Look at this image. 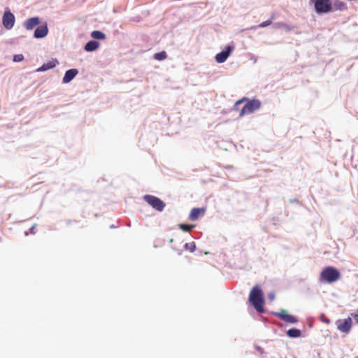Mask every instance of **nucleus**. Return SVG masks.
I'll return each mask as SVG.
<instances>
[{"mask_svg": "<svg viewBox=\"0 0 358 358\" xmlns=\"http://www.w3.org/2000/svg\"><path fill=\"white\" fill-rule=\"evenodd\" d=\"M249 301L259 313L264 312V294L259 286L255 285L250 291Z\"/></svg>", "mask_w": 358, "mask_h": 358, "instance_id": "f257e3e1", "label": "nucleus"}, {"mask_svg": "<svg viewBox=\"0 0 358 358\" xmlns=\"http://www.w3.org/2000/svg\"><path fill=\"white\" fill-rule=\"evenodd\" d=\"M340 275V273L336 268L327 266L321 272L320 279L321 281L331 283L338 280Z\"/></svg>", "mask_w": 358, "mask_h": 358, "instance_id": "f03ea898", "label": "nucleus"}, {"mask_svg": "<svg viewBox=\"0 0 358 358\" xmlns=\"http://www.w3.org/2000/svg\"><path fill=\"white\" fill-rule=\"evenodd\" d=\"M261 102L257 99L249 100L240 111L239 116L243 117L246 115L251 114L259 109Z\"/></svg>", "mask_w": 358, "mask_h": 358, "instance_id": "7ed1b4c3", "label": "nucleus"}, {"mask_svg": "<svg viewBox=\"0 0 358 358\" xmlns=\"http://www.w3.org/2000/svg\"><path fill=\"white\" fill-rule=\"evenodd\" d=\"M143 199L154 209L158 211H162L165 207L164 202L155 196L146 194L143 196Z\"/></svg>", "mask_w": 358, "mask_h": 358, "instance_id": "20e7f679", "label": "nucleus"}, {"mask_svg": "<svg viewBox=\"0 0 358 358\" xmlns=\"http://www.w3.org/2000/svg\"><path fill=\"white\" fill-rule=\"evenodd\" d=\"M314 6L317 13H327L331 10L332 6L331 0H315Z\"/></svg>", "mask_w": 358, "mask_h": 358, "instance_id": "39448f33", "label": "nucleus"}, {"mask_svg": "<svg viewBox=\"0 0 358 358\" xmlns=\"http://www.w3.org/2000/svg\"><path fill=\"white\" fill-rule=\"evenodd\" d=\"M336 324L337 329L340 331L348 334L350 332L352 328V319L351 317H348L344 320H339L337 321Z\"/></svg>", "mask_w": 358, "mask_h": 358, "instance_id": "423d86ee", "label": "nucleus"}, {"mask_svg": "<svg viewBox=\"0 0 358 358\" xmlns=\"http://www.w3.org/2000/svg\"><path fill=\"white\" fill-rule=\"evenodd\" d=\"M3 25L6 29H10L13 27L15 23V16L10 11H6L2 17Z\"/></svg>", "mask_w": 358, "mask_h": 358, "instance_id": "0eeeda50", "label": "nucleus"}, {"mask_svg": "<svg viewBox=\"0 0 358 358\" xmlns=\"http://www.w3.org/2000/svg\"><path fill=\"white\" fill-rule=\"evenodd\" d=\"M275 315L287 323L295 324L298 321L296 317L289 315L285 310H281L280 312L276 313Z\"/></svg>", "mask_w": 358, "mask_h": 358, "instance_id": "6e6552de", "label": "nucleus"}, {"mask_svg": "<svg viewBox=\"0 0 358 358\" xmlns=\"http://www.w3.org/2000/svg\"><path fill=\"white\" fill-rule=\"evenodd\" d=\"M206 212V209L203 208H194L192 209L189 215V219L192 221H196L199 219V217L201 215H203Z\"/></svg>", "mask_w": 358, "mask_h": 358, "instance_id": "1a4fd4ad", "label": "nucleus"}, {"mask_svg": "<svg viewBox=\"0 0 358 358\" xmlns=\"http://www.w3.org/2000/svg\"><path fill=\"white\" fill-rule=\"evenodd\" d=\"M40 24V19L38 17H33L27 19L24 23V27L27 30H31L34 27Z\"/></svg>", "mask_w": 358, "mask_h": 358, "instance_id": "9d476101", "label": "nucleus"}, {"mask_svg": "<svg viewBox=\"0 0 358 358\" xmlns=\"http://www.w3.org/2000/svg\"><path fill=\"white\" fill-rule=\"evenodd\" d=\"M48 33V29L47 24L40 26L37 27L35 31L34 36L36 38H44Z\"/></svg>", "mask_w": 358, "mask_h": 358, "instance_id": "9b49d317", "label": "nucleus"}, {"mask_svg": "<svg viewBox=\"0 0 358 358\" xmlns=\"http://www.w3.org/2000/svg\"><path fill=\"white\" fill-rule=\"evenodd\" d=\"M231 51V48L230 46H228L227 48V50L222 51L221 52L218 53L215 56V59L218 63H222L226 61L227 57L229 56L230 52Z\"/></svg>", "mask_w": 358, "mask_h": 358, "instance_id": "f8f14e48", "label": "nucleus"}, {"mask_svg": "<svg viewBox=\"0 0 358 358\" xmlns=\"http://www.w3.org/2000/svg\"><path fill=\"white\" fill-rule=\"evenodd\" d=\"M78 73V71L76 69L66 71L62 80L63 83H68L71 82L77 76Z\"/></svg>", "mask_w": 358, "mask_h": 358, "instance_id": "ddd939ff", "label": "nucleus"}, {"mask_svg": "<svg viewBox=\"0 0 358 358\" xmlns=\"http://www.w3.org/2000/svg\"><path fill=\"white\" fill-rule=\"evenodd\" d=\"M57 64H58V61L56 59H52L47 63H44L37 71H45L55 67Z\"/></svg>", "mask_w": 358, "mask_h": 358, "instance_id": "4468645a", "label": "nucleus"}, {"mask_svg": "<svg viewBox=\"0 0 358 358\" xmlns=\"http://www.w3.org/2000/svg\"><path fill=\"white\" fill-rule=\"evenodd\" d=\"M99 46V43L96 41H90L85 45V50L87 52L96 50Z\"/></svg>", "mask_w": 358, "mask_h": 358, "instance_id": "2eb2a0df", "label": "nucleus"}, {"mask_svg": "<svg viewBox=\"0 0 358 358\" xmlns=\"http://www.w3.org/2000/svg\"><path fill=\"white\" fill-rule=\"evenodd\" d=\"M287 335L291 338H297L301 336V331L297 329H290L287 331Z\"/></svg>", "mask_w": 358, "mask_h": 358, "instance_id": "dca6fc26", "label": "nucleus"}, {"mask_svg": "<svg viewBox=\"0 0 358 358\" xmlns=\"http://www.w3.org/2000/svg\"><path fill=\"white\" fill-rule=\"evenodd\" d=\"M91 36L94 39L103 40L106 38V35L100 31H93Z\"/></svg>", "mask_w": 358, "mask_h": 358, "instance_id": "f3484780", "label": "nucleus"}, {"mask_svg": "<svg viewBox=\"0 0 358 358\" xmlns=\"http://www.w3.org/2000/svg\"><path fill=\"white\" fill-rule=\"evenodd\" d=\"M154 59L158 61H162L165 59L167 57L166 52L165 51H162L160 52L155 53L153 56Z\"/></svg>", "mask_w": 358, "mask_h": 358, "instance_id": "a211bd4d", "label": "nucleus"}, {"mask_svg": "<svg viewBox=\"0 0 358 358\" xmlns=\"http://www.w3.org/2000/svg\"><path fill=\"white\" fill-rule=\"evenodd\" d=\"M334 6H336V9H338L341 10L347 9L346 4L341 1H336L334 3Z\"/></svg>", "mask_w": 358, "mask_h": 358, "instance_id": "6ab92c4d", "label": "nucleus"}, {"mask_svg": "<svg viewBox=\"0 0 358 358\" xmlns=\"http://www.w3.org/2000/svg\"><path fill=\"white\" fill-rule=\"evenodd\" d=\"M179 227L184 231H189L194 227V226L185 224H180Z\"/></svg>", "mask_w": 358, "mask_h": 358, "instance_id": "aec40b11", "label": "nucleus"}, {"mask_svg": "<svg viewBox=\"0 0 358 358\" xmlns=\"http://www.w3.org/2000/svg\"><path fill=\"white\" fill-rule=\"evenodd\" d=\"M185 248L189 250L190 252H194L196 249V245L194 242L189 243L185 245Z\"/></svg>", "mask_w": 358, "mask_h": 358, "instance_id": "412c9836", "label": "nucleus"}, {"mask_svg": "<svg viewBox=\"0 0 358 358\" xmlns=\"http://www.w3.org/2000/svg\"><path fill=\"white\" fill-rule=\"evenodd\" d=\"M24 59V56L22 54L15 55L13 57V61L15 62H21Z\"/></svg>", "mask_w": 358, "mask_h": 358, "instance_id": "4be33fe9", "label": "nucleus"}, {"mask_svg": "<svg viewBox=\"0 0 358 358\" xmlns=\"http://www.w3.org/2000/svg\"><path fill=\"white\" fill-rule=\"evenodd\" d=\"M271 24V20H266V21H264V22L260 23L257 27L259 28H263V27L270 25Z\"/></svg>", "mask_w": 358, "mask_h": 358, "instance_id": "5701e85b", "label": "nucleus"}, {"mask_svg": "<svg viewBox=\"0 0 358 358\" xmlns=\"http://www.w3.org/2000/svg\"><path fill=\"white\" fill-rule=\"evenodd\" d=\"M351 316L354 318L355 322L358 324V308L355 313H352Z\"/></svg>", "mask_w": 358, "mask_h": 358, "instance_id": "b1692460", "label": "nucleus"}, {"mask_svg": "<svg viewBox=\"0 0 358 358\" xmlns=\"http://www.w3.org/2000/svg\"><path fill=\"white\" fill-rule=\"evenodd\" d=\"M245 100H246V98H245V97H244V98H243V99H241L238 100V101L236 102V106H237V105H239V104L242 103H243V101H245Z\"/></svg>", "mask_w": 358, "mask_h": 358, "instance_id": "393cba45", "label": "nucleus"}, {"mask_svg": "<svg viewBox=\"0 0 358 358\" xmlns=\"http://www.w3.org/2000/svg\"><path fill=\"white\" fill-rule=\"evenodd\" d=\"M275 18V16H274V14H273L271 16V21Z\"/></svg>", "mask_w": 358, "mask_h": 358, "instance_id": "a878e982", "label": "nucleus"}, {"mask_svg": "<svg viewBox=\"0 0 358 358\" xmlns=\"http://www.w3.org/2000/svg\"><path fill=\"white\" fill-rule=\"evenodd\" d=\"M325 322H327L328 323V322H329V320H325Z\"/></svg>", "mask_w": 358, "mask_h": 358, "instance_id": "bb28decb", "label": "nucleus"}, {"mask_svg": "<svg viewBox=\"0 0 358 358\" xmlns=\"http://www.w3.org/2000/svg\"><path fill=\"white\" fill-rule=\"evenodd\" d=\"M325 322H327L328 323V322H329V320H325Z\"/></svg>", "mask_w": 358, "mask_h": 358, "instance_id": "cd10ccee", "label": "nucleus"}, {"mask_svg": "<svg viewBox=\"0 0 358 358\" xmlns=\"http://www.w3.org/2000/svg\"><path fill=\"white\" fill-rule=\"evenodd\" d=\"M281 358V357H280Z\"/></svg>", "mask_w": 358, "mask_h": 358, "instance_id": "c85d7f7f", "label": "nucleus"}]
</instances>
